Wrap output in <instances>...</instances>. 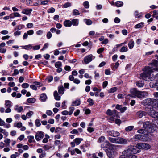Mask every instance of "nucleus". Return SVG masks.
<instances>
[{
  "instance_id": "obj_42",
  "label": "nucleus",
  "mask_w": 158,
  "mask_h": 158,
  "mask_svg": "<svg viewBox=\"0 0 158 158\" xmlns=\"http://www.w3.org/2000/svg\"><path fill=\"white\" fill-rule=\"evenodd\" d=\"M33 112L31 111H29L26 114V116L27 118H30L31 116L33 114Z\"/></svg>"
},
{
  "instance_id": "obj_35",
  "label": "nucleus",
  "mask_w": 158,
  "mask_h": 158,
  "mask_svg": "<svg viewBox=\"0 0 158 158\" xmlns=\"http://www.w3.org/2000/svg\"><path fill=\"white\" fill-rule=\"evenodd\" d=\"M45 137L43 139V142L44 143H47L48 141V139L49 138V136L47 134H46L45 135Z\"/></svg>"
},
{
  "instance_id": "obj_19",
  "label": "nucleus",
  "mask_w": 158,
  "mask_h": 158,
  "mask_svg": "<svg viewBox=\"0 0 158 158\" xmlns=\"http://www.w3.org/2000/svg\"><path fill=\"white\" fill-rule=\"evenodd\" d=\"M54 96L55 99L57 101H59L60 99V96L59 95V94L56 91H55L54 92Z\"/></svg>"
},
{
  "instance_id": "obj_60",
  "label": "nucleus",
  "mask_w": 158,
  "mask_h": 158,
  "mask_svg": "<svg viewBox=\"0 0 158 158\" xmlns=\"http://www.w3.org/2000/svg\"><path fill=\"white\" fill-rule=\"evenodd\" d=\"M22 124L21 122H18L17 123L16 126L15 125V124L14 126L15 127H17L19 128H20L22 127Z\"/></svg>"
},
{
  "instance_id": "obj_12",
  "label": "nucleus",
  "mask_w": 158,
  "mask_h": 158,
  "mask_svg": "<svg viewBox=\"0 0 158 158\" xmlns=\"http://www.w3.org/2000/svg\"><path fill=\"white\" fill-rule=\"evenodd\" d=\"M150 82L149 85L151 87L154 88L156 87L158 88V81H152Z\"/></svg>"
},
{
  "instance_id": "obj_9",
  "label": "nucleus",
  "mask_w": 158,
  "mask_h": 158,
  "mask_svg": "<svg viewBox=\"0 0 158 158\" xmlns=\"http://www.w3.org/2000/svg\"><path fill=\"white\" fill-rule=\"evenodd\" d=\"M107 133L108 135L116 137L120 135V133L117 131L113 130H108L107 131Z\"/></svg>"
},
{
  "instance_id": "obj_6",
  "label": "nucleus",
  "mask_w": 158,
  "mask_h": 158,
  "mask_svg": "<svg viewBox=\"0 0 158 158\" xmlns=\"http://www.w3.org/2000/svg\"><path fill=\"white\" fill-rule=\"evenodd\" d=\"M147 135L144 134H137L135 135V139L142 141H146L148 140Z\"/></svg>"
},
{
  "instance_id": "obj_59",
  "label": "nucleus",
  "mask_w": 158,
  "mask_h": 158,
  "mask_svg": "<svg viewBox=\"0 0 158 158\" xmlns=\"http://www.w3.org/2000/svg\"><path fill=\"white\" fill-rule=\"evenodd\" d=\"M73 13L75 15H77L80 14L78 10L76 9H74L73 10Z\"/></svg>"
},
{
  "instance_id": "obj_49",
  "label": "nucleus",
  "mask_w": 158,
  "mask_h": 158,
  "mask_svg": "<svg viewBox=\"0 0 158 158\" xmlns=\"http://www.w3.org/2000/svg\"><path fill=\"white\" fill-rule=\"evenodd\" d=\"M87 102L89 103V105L90 106H92L94 105L93 100L91 98H89L87 100Z\"/></svg>"
},
{
  "instance_id": "obj_17",
  "label": "nucleus",
  "mask_w": 158,
  "mask_h": 158,
  "mask_svg": "<svg viewBox=\"0 0 158 158\" xmlns=\"http://www.w3.org/2000/svg\"><path fill=\"white\" fill-rule=\"evenodd\" d=\"M11 18H13L15 17H20L21 15L18 12H14L10 15Z\"/></svg>"
},
{
  "instance_id": "obj_5",
  "label": "nucleus",
  "mask_w": 158,
  "mask_h": 158,
  "mask_svg": "<svg viewBox=\"0 0 158 158\" xmlns=\"http://www.w3.org/2000/svg\"><path fill=\"white\" fill-rule=\"evenodd\" d=\"M101 147L102 148H108L110 149L111 148H116L117 146L114 144H111L108 141L106 140L101 145Z\"/></svg>"
},
{
  "instance_id": "obj_26",
  "label": "nucleus",
  "mask_w": 158,
  "mask_h": 158,
  "mask_svg": "<svg viewBox=\"0 0 158 158\" xmlns=\"http://www.w3.org/2000/svg\"><path fill=\"white\" fill-rule=\"evenodd\" d=\"M107 155L109 158H113L114 156V153L112 150L108 152L107 153Z\"/></svg>"
},
{
  "instance_id": "obj_32",
  "label": "nucleus",
  "mask_w": 158,
  "mask_h": 158,
  "mask_svg": "<svg viewBox=\"0 0 158 158\" xmlns=\"http://www.w3.org/2000/svg\"><path fill=\"white\" fill-rule=\"evenodd\" d=\"M128 48L127 46H123L120 49L119 51L121 52H123L127 51Z\"/></svg>"
},
{
  "instance_id": "obj_20",
  "label": "nucleus",
  "mask_w": 158,
  "mask_h": 158,
  "mask_svg": "<svg viewBox=\"0 0 158 158\" xmlns=\"http://www.w3.org/2000/svg\"><path fill=\"white\" fill-rule=\"evenodd\" d=\"M64 25L66 27H70L72 25L71 22L69 20H66L64 22Z\"/></svg>"
},
{
  "instance_id": "obj_45",
  "label": "nucleus",
  "mask_w": 158,
  "mask_h": 158,
  "mask_svg": "<svg viewBox=\"0 0 158 158\" xmlns=\"http://www.w3.org/2000/svg\"><path fill=\"white\" fill-rule=\"evenodd\" d=\"M71 6V4L69 2H67L64 4L63 5V7L65 8H66L69 7Z\"/></svg>"
},
{
  "instance_id": "obj_15",
  "label": "nucleus",
  "mask_w": 158,
  "mask_h": 158,
  "mask_svg": "<svg viewBox=\"0 0 158 158\" xmlns=\"http://www.w3.org/2000/svg\"><path fill=\"white\" fill-rule=\"evenodd\" d=\"M137 115L140 118H141L143 116H145L146 114V112L143 111H139L137 113Z\"/></svg>"
},
{
  "instance_id": "obj_21",
  "label": "nucleus",
  "mask_w": 158,
  "mask_h": 158,
  "mask_svg": "<svg viewBox=\"0 0 158 158\" xmlns=\"http://www.w3.org/2000/svg\"><path fill=\"white\" fill-rule=\"evenodd\" d=\"M5 105L6 107H11L12 106V102L10 101L5 100Z\"/></svg>"
},
{
  "instance_id": "obj_48",
  "label": "nucleus",
  "mask_w": 158,
  "mask_h": 158,
  "mask_svg": "<svg viewBox=\"0 0 158 158\" xmlns=\"http://www.w3.org/2000/svg\"><path fill=\"white\" fill-rule=\"evenodd\" d=\"M106 114L108 115L112 116L113 115V112L110 109H108L106 112Z\"/></svg>"
},
{
  "instance_id": "obj_16",
  "label": "nucleus",
  "mask_w": 158,
  "mask_h": 158,
  "mask_svg": "<svg viewBox=\"0 0 158 158\" xmlns=\"http://www.w3.org/2000/svg\"><path fill=\"white\" fill-rule=\"evenodd\" d=\"M64 88L62 85L58 87V92L60 94H63L64 93Z\"/></svg>"
},
{
  "instance_id": "obj_25",
  "label": "nucleus",
  "mask_w": 158,
  "mask_h": 158,
  "mask_svg": "<svg viewBox=\"0 0 158 158\" xmlns=\"http://www.w3.org/2000/svg\"><path fill=\"white\" fill-rule=\"evenodd\" d=\"M134 41L131 40H130L128 44V46L130 49H132L134 47Z\"/></svg>"
},
{
  "instance_id": "obj_37",
  "label": "nucleus",
  "mask_w": 158,
  "mask_h": 158,
  "mask_svg": "<svg viewBox=\"0 0 158 158\" xmlns=\"http://www.w3.org/2000/svg\"><path fill=\"white\" fill-rule=\"evenodd\" d=\"M35 99L33 98H30L27 99V101L29 103H32L35 102Z\"/></svg>"
},
{
  "instance_id": "obj_51",
  "label": "nucleus",
  "mask_w": 158,
  "mask_h": 158,
  "mask_svg": "<svg viewBox=\"0 0 158 158\" xmlns=\"http://www.w3.org/2000/svg\"><path fill=\"white\" fill-rule=\"evenodd\" d=\"M22 87L23 88H26L29 87V85L27 83H23L22 85Z\"/></svg>"
},
{
  "instance_id": "obj_27",
  "label": "nucleus",
  "mask_w": 158,
  "mask_h": 158,
  "mask_svg": "<svg viewBox=\"0 0 158 158\" xmlns=\"http://www.w3.org/2000/svg\"><path fill=\"white\" fill-rule=\"evenodd\" d=\"M15 110L18 112H20L23 110V109L22 106H20L19 107L17 105L15 106Z\"/></svg>"
},
{
  "instance_id": "obj_54",
  "label": "nucleus",
  "mask_w": 158,
  "mask_h": 158,
  "mask_svg": "<svg viewBox=\"0 0 158 158\" xmlns=\"http://www.w3.org/2000/svg\"><path fill=\"white\" fill-rule=\"evenodd\" d=\"M119 65V63L118 62H116L115 64V65H114L112 68L113 70H115L117 68Z\"/></svg>"
},
{
  "instance_id": "obj_61",
  "label": "nucleus",
  "mask_w": 158,
  "mask_h": 158,
  "mask_svg": "<svg viewBox=\"0 0 158 158\" xmlns=\"http://www.w3.org/2000/svg\"><path fill=\"white\" fill-rule=\"evenodd\" d=\"M46 36L47 38L49 39L52 37V35L51 32L49 31L47 32Z\"/></svg>"
},
{
  "instance_id": "obj_58",
  "label": "nucleus",
  "mask_w": 158,
  "mask_h": 158,
  "mask_svg": "<svg viewBox=\"0 0 158 158\" xmlns=\"http://www.w3.org/2000/svg\"><path fill=\"white\" fill-rule=\"evenodd\" d=\"M104 48H99L97 50V52L99 54L101 53L104 50Z\"/></svg>"
},
{
  "instance_id": "obj_30",
  "label": "nucleus",
  "mask_w": 158,
  "mask_h": 158,
  "mask_svg": "<svg viewBox=\"0 0 158 158\" xmlns=\"http://www.w3.org/2000/svg\"><path fill=\"white\" fill-rule=\"evenodd\" d=\"M143 24L144 23L143 22H141L135 25L134 27L136 29L141 28L143 26Z\"/></svg>"
},
{
  "instance_id": "obj_50",
  "label": "nucleus",
  "mask_w": 158,
  "mask_h": 158,
  "mask_svg": "<svg viewBox=\"0 0 158 158\" xmlns=\"http://www.w3.org/2000/svg\"><path fill=\"white\" fill-rule=\"evenodd\" d=\"M24 27V26L22 24H20L16 26L17 29L19 30Z\"/></svg>"
},
{
  "instance_id": "obj_57",
  "label": "nucleus",
  "mask_w": 158,
  "mask_h": 158,
  "mask_svg": "<svg viewBox=\"0 0 158 158\" xmlns=\"http://www.w3.org/2000/svg\"><path fill=\"white\" fill-rule=\"evenodd\" d=\"M43 148L44 150H47L51 148V147L49 145H46L44 146H43Z\"/></svg>"
},
{
  "instance_id": "obj_4",
  "label": "nucleus",
  "mask_w": 158,
  "mask_h": 158,
  "mask_svg": "<svg viewBox=\"0 0 158 158\" xmlns=\"http://www.w3.org/2000/svg\"><path fill=\"white\" fill-rule=\"evenodd\" d=\"M143 127L146 129L145 131H147V133H153L155 130L154 126L152 125L150 122L146 121L143 124Z\"/></svg>"
},
{
  "instance_id": "obj_44",
  "label": "nucleus",
  "mask_w": 158,
  "mask_h": 158,
  "mask_svg": "<svg viewBox=\"0 0 158 158\" xmlns=\"http://www.w3.org/2000/svg\"><path fill=\"white\" fill-rule=\"evenodd\" d=\"M134 127L133 126H129L126 127L125 130L127 131H130L133 129Z\"/></svg>"
},
{
  "instance_id": "obj_24",
  "label": "nucleus",
  "mask_w": 158,
  "mask_h": 158,
  "mask_svg": "<svg viewBox=\"0 0 158 158\" xmlns=\"http://www.w3.org/2000/svg\"><path fill=\"white\" fill-rule=\"evenodd\" d=\"M156 112V111L152 109L150 111H148V114L153 118H155L156 116L155 115V114Z\"/></svg>"
},
{
  "instance_id": "obj_23",
  "label": "nucleus",
  "mask_w": 158,
  "mask_h": 158,
  "mask_svg": "<svg viewBox=\"0 0 158 158\" xmlns=\"http://www.w3.org/2000/svg\"><path fill=\"white\" fill-rule=\"evenodd\" d=\"M83 140V139L81 138H77L74 139V141L77 145H79Z\"/></svg>"
},
{
  "instance_id": "obj_10",
  "label": "nucleus",
  "mask_w": 158,
  "mask_h": 158,
  "mask_svg": "<svg viewBox=\"0 0 158 158\" xmlns=\"http://www.w3.org/2000/svg\"><path fill=\"white\" fill-rule=\"evenodd\" d=\"M43 133L41 131H38L36 133L35 138L37 141H39L44 137Z\"/></svg>"
},
{
  "instance_id": "obj_33",
  "label": "nucleus",
  "mask_w": 158,
  "mask_h": 158,
  "mask_svg": "<svg viewBox=\"0 0 158 158\" xmlns=\"http://www.w3.org/2000/svg\"><path fill=\"white\" fill-rule=\"evenodd\" d=\"M150 64L158 67V61L156 60H153L152 61Z\"/></svg>"
},
{
  "instance_id": "obj_41",
  "label": "nucleus",
  "mask_w": 158,
  "mask_h": 158,
  "mask_svg": "<svg viewBox=\"0 0 158 158\" xmlns=\"http://www.w3.org/2000/svg\"><path fill=\"white\" fill-rule=\"evenodd\" d=\"M105 139L104 136L100 137L98 139V141L99 143H101L104 141Z\"/></svg>"
},
{
  "instance_id": "obj_43",
  "label": "nucleus",
  "mask_w": 158,
  "mask_h": 158,
  "mask_svg": "<svg viewBox=\"0 0 158 158\" xmlns=\"http://www.w3.org/2000/svg\"><path fill=\"white\" fill-rule=\"evenodd\" d=\"M4 142L6 144L7 146H9L10 145V143L11 142V140L10 139L6 138L4 141Z\"/></svg>"
},
{
  "instance_id": "obj_29",
  "label": "nucleus",
  "mask_w": 158,
  "mask_h": 158,
  "mask_svg": "<svg viewBox=\"0 0 158 158\" xmlns=\"http://www.w3.org/2000/svg\"><path fill=\"white\" fill-rule=\"evenodd\" d=\"M84 21L85 23L88 25H90L92 23V21L89 19H84Z\"/></svg>"
},
{
  "instance_id": "obj_55",
  "label": "nucleus",
  "mask_w": 158,
  "mask_h": 158,
  "mask_svg": "<svg viewBox=\"0 0 158 158\" xmlns=\"http://www.w3.org/2000/svg\"><path fill=\"white\" fill-rule=\"evenodd\" d=\"M40 45H36L35 46H32V48L34 50H37L40 48Z\"/></svg>"
},
{
  "instance_id": "obj_34",
  "label": "nucleus",
  "mask_w": 158,
  "mask_h": 158,
  "mask_svg": "<svg viewBox=\"0 0 158 158\" xmlns=\"http://www.w3.org/2000/svg\"><path fill=\"white\" fill-rule=\"evenodd\" d=\"M108 139L110 142L114 143H117V138H111V137H108Z\"/></svg>"
},
{
  "instance_id": "obj_56",
  "label": "nucleus",
  "mask_w": 158,
  "mask_h": 158,
  "mask_svg": "<svg viewBox=\"0 0 158 158\" xmlns=\"http://www.w3.org/2000/svg\"><path fill=\"white\" fill-rule=\"evenodd\" d=\"M33 83L35 86L37 85L38 87H40L42 86V84L41 83L37 81L34 82Z\"/></svg>"
},
{
  "instance_id": "obj_40",
  "label": "nucleus",
  "mask_w": 158,
  "mask_h": 158,
  "mask_svg": "<svg viewBox=\"0 0 158 158\" xmlns=\"http://www.w3.org/2000/svg\"><path fill=\"white\" fill-rule=\"evenodd\" d=\"M35 123L37 127H39L41 125L40 121L38 119H37L35 120Z\"/></svg>"
},
{
  "instance_id": "obj_22",
  "label": "nucleus",
  "mask_w": 158,
  "mask_h": 158,
  "mask_svg": "<svg viewBox=\"0 0 158 158\" xmlns=\"http://www.w3.org/2000/svg\"><path fill=\"white\" fill-rule=\"evenodd\" d=\"M20 47H22V48L25 49L26 50H30L32 48V46L31 44H29L28 45L25 46H21Z\"/></svg>"
},
{
  "instance_id": "obj_36",
  "label": "nucleus",
  "mask_w": 158,
  "mask_h": 158,
  "mask_svg": "<svg viewBox=\"0 0 158 158\" xmlns=\"http://www.w3.org/2000/svg\"><path fill=\"white\" fill-rule=\"evenodd\" d=\"M136 85L139 87H141L143 86L144 83L142 81H139L136 82Z\"/></svg>"
},
{
  "instance_id": "obj_14",
  "label": "nucleus",
  "mask_w": 158,
  "mask_h": 158,
  "mask_svg": "<svg viewBox=\"0 0 158 158\" xmlns=\"http://www.w3.org/2000/svg\"><path fill=\"white\" fill-rule=\"evenodd\" d=\"M32 9H23L22 10L21 13L23 14H25L27 15H28L30 14L32 11Z\"/></svg>"
},
{
  "instance_id": "obj_64",
  "label": "nucleus",
  "mask_w": 158,
  "mask_h": 158,
  "mask_svg": "<svg viewBox=\"0 0 158 158\" xmlns=\"http://www.w3.org/2000/svg\"><path fill=\"white\" fill-rule=\"evenodd\" d=\"M34 33V31L32 30H29L27 31V34L29 35H31L33 34Z\"/></svg>"
},
{
  "instance_id": "obj_13",
  "label": "nucleus",
  "mask_w": 158,
  "mask_h": 158,
  "mask_svg": "<svg viewBox=\"0 0 158 158\" xmlns=\"http://www.w3.org/2000/svg\"><path fill=\"white\" fill-rule=\"evenodd\" d=\"M81 102V101L80 99H79L77 100H76L75 101H74L72 102V104L71 105L74 106H78L79 105Z\"/></svg>"
},
{
  "instance_id": "obj_52",
  "label": "nucleus",
  "mask_w": 158,
  "mask_h": 158,
  "mask_svg": "<svg viewBox=\"0 0 158 158\" xmlns=\"http://www.w3.org/2000/svg\"><path fill=\"white\" fill-rule=\"evenodd\" d=\"M117 90V88L116 87H114L111 88L109 90V93H114Z\"/></svg>"
},
{
  "instance_id": "obj_46",
  "label": "nucleus",
  "mask_w": 158,
  "mask_h": 158,
  "mask_svg": "<svg viewBox=\"0 0 158 158\" xmlns=\"http://www.w3.org/2000/svg\"><path fill=\"white\" fill-rule=\"evenodd\" d=\"M55 11V9L53 7H51L47 10V12L48 13H53Z\"/></svg>"
},
{
  "instance_id": "obj_63",
  "label": "nucleus",
  "mask_w": 158,
  "mask_h": 158,
  "mask_svg": "<svg viewBox=\"0 0 158 158\" xmlns=\"http://www.w3.org/2000/svg\"><path fill=\"white\" fill-rule=\"evenodd\" d=\"M30 87L31 89L34 90H37V88L35 84L31 85Z\"/></svg>"
},
{
  "instance_id": "obj_3",
  "label": "nucleus",
  "mask_w": 158,
  "mask_h": 158,
  "mask_svg": "<svg viewBox=\"0 0 158 158\" xmlns=\"http://www.w3.org/2000/svg\"><path fill=\"white\" fill-rule=\"evenodd\" d=\"M130 92L131 94L127 95L128 98L130 97L132 98L137 97L140 98L148 95V93L147 92L139 91L136 88L131 89Z\"/></svg>"
},
{
  "instance_id": "obj_38",
  "label": "nucleus",
  "mask_w": 158,
  "mask_h": 158,
  "mask_svg": "<svg viewBox=\"0 0 158 158\" xmlns=\"http://www.w3.org/2000/svg\"><path fill=\"white\" fill-rule=\"evenodd\" d=\"M83 6L85 8H88L89 7V2L88 1H86L84 2L83 4Z\"/></svg>"
},
{
  "instance_id": "obj_7",
  "label": "nucleus",
  "mask_w": 158,
  "mask_h": 158,
  "mask_svg": "<svg viewBox=\"0 0 158 158\" xmlns=\"http://www.w3.org/2000/svg\"><path fill=\"white\" fill-rule=\"evenodd\" d=\"M95 58L92 54H90L85 56L84 58V61L85 64H88L91 62Z\"/></svg>"
},
{
  "instance_id": "obj_31",
  "label": "nucleus",
  "mask_w": 158,
  "mask_h": 158,
  "mask_svg": "<svg viewBox=\"0 0 158 158\" xmlns=\"http://www.w3.org/2000/svg\"><path fill=\"white\" fill-rule=\"evenodd\" d=\"M115 5L117 7H121L123 5V3L121 1H117L115 3Z\"/></svg>"
},
{
  "instance_id": "obj_47",
  "label": "nucleus",
  "mask_w": 158,
  "mask_h": 158,
  "mask_svg": "<svg viewBox=\"0 0 158 158\" xmlns=\"http://www.w3.org/2000/svg\"><path fill=\"white\" fill-rule=\"evenodd\" d=\"M69 109L70 110L69 112V115H70L72 114L75 109L73 107H71L69 108Z\"/></svg>"
},
{
  "instance_id": "obj_1",
  "label": "nucleus",
  "mask_w": 158,
  "mask_h": 158,
  "mask_svg": "<svg viewBox=\"0 0 158 158\" xmlns=\"http://www.w3.org/2000/svg\"><path fill=\"white\" fill-rule=\"evenodd\" d=\"M150 148L149 144L143 143H139L136 146H129L124 150V158H137L135 154L140 152L141 149L147 150Z\"/></svg>"
},
{
  "instance_id": "obj_62",
  "label": "nucleus",
  "mask_w": 158,
  "mask_h": 158,
  "mask_svg": "<svg viewBox=\"0 0 158 158\" xmlns=\"http://www.w3.org/2000/svg\"><path fill=\"white\" fill-rule=\"evenodd\" d=\"M61 128L59 127H58L56 128L55 130V133H60Z\"/></svg>"
},
{
  "instance_id": "obj_11",
  "label": "nucleus",
  "mask_w": 158,
  "mask_h": 158,
  "mask_svg": "<svg viewBox=\"0 0 158 158\" xmlns=\"http://www.w3.org/2000/svg\"><path fill=\"white\" fill-rule=\"evenodd\" d=\"M117 143L126 144L127 143V140L123 138L118 137L117 138Z\"/></svg>"
},
{
  "instance_id": "obj_8",
  "label": "nucleus",
  "mask_w": 158,
  "mask_h": 158,
  "mask_svg": "<svg viewBox=\"0 0 158 158\" xmlns=\"http://www.w3.org/2000/svg\"><path fill=\"white\" fill-rule=\"evenodd\" d=\"M142 103L144 106H151L153 104L154 101L152 99L147 98L143 101Z\"/></svg>"
},
{
  "instance_id": "obj_39",
  "label": "nucleus",
  "mask_w": 158,
  "mask_h": 158,
  "mask_svg": "<svg viewBox=\"0 0 158 158\" xmlns=\"http://www.w3.org/2000/svg\"><path fill=\"white\" fill-rule=\"evenodd\" d=\"M55 67L56 68L62 67V64L61 62L60 61H57L56 62L55 64Z\"/></svg>"
},
{
  "instance_id": "obj_53",
  "label": "nucleus",
  "mask_w": 158,
  "mask_h": 158,
  "mask_svg": "<svg viewBox=\"0 0 158 158\" xmlns=\"http://www.w3.org/2000/svg\"><path fill=\"white\" fill-rule=\"evenodd\" d=\"M28 138L29 139L28 142L29 143H32L33 140L34 139V137L33 136H28Z\"/></svg>"
},
{
  "instance_id": "obj_28",
  "label": "nucleus",
  "mask_w": 158,
  "mask_h": 158,
  "mask_svg": "<svg viewBox=\"0 0 158 158\" xmlns=\"http://www.w3.org/2000/svg\"><path fill=\"white\" fill-rule=\"evenodd\" d=\"M40 98L42 101H45L47 98V97L46 94H41Z\"/></svg>"
},
{
  "instance_id": "obj_2",
  "label": "nucleus",
  "mask_w": 158,
  "mask_h": 158,
  "mask_svg": "<svg viewBox=\"0 0 158 158\" xmlns=\"http://www.w3.org/2000/svg\"><path fill=\"white\" fill-rule=\"evenodd\" d=\"M152 68L149 66H146L144 68V72L140 74L142 79L147 81L158 79V68L153 69Z\"/></svg>"
},
{
  "instance_id": "obj_18",
  "label": "nucleus",
  "mask_w": 158,
  "mask_h": 158,
  "mask_svg": "<svg viewBox=\"0 0 158 158\" xmlns=\"http://www.w3.org/2000/svg\"><path fill=\"white\" fill-rule=\"evenodd\" d=\"M71 21L72 25L73 26H77L79 24V20L77 19H73Z\"/></svg>"
}]
</instances>
